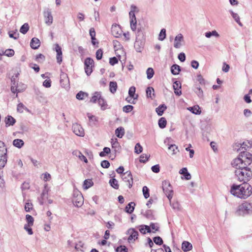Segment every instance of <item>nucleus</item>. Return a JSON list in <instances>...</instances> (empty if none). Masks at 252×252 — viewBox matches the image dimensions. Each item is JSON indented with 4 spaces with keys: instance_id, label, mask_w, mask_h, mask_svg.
<instances>
[{
    "instance_id": "1",
    "label": "nucleus",
    "mask_w": 252,
    "mask_h": 252,
    "mask_svg": "<svg viewBox=\"0 0 252 252\" xmlns=\"http://www.w3.org/2000/svg\"><path fill=\"white\" fill-rule=\"evenodd\" d=\"M252 162L251 154L242 155L241 157H238L233 160L232 166L235 168V178L240 182L247 183L252 177V171L248 166Z\"/></svg>"
},
{
    "instance_id": "2",
    "label": "nucleus",
    "mask_w": 252,
    "mask_h": 252,
    "mask_svg": "<svg viewBox=\"0 0 252 252\" xmlns=\"http://www.w3.org/2000/svg\"><path fill=\"white\" fill-rule=\"evenodd\" d=\"M230 192L235 197L245 199L252 194V187L247 183H243L239 185L233 184Z\"/></svg>"
},
{
    "instance_id": "3",
    "label": "nucleus",
    "mask_w": 252,
    "mask_h": 252,
    "mask_svg": "<svg viewBox=\"0 0 252 252\" xmlns=\"http://www.w3.org/2000/svg\"><path fill=\"white\" fill-rule=\"evenodd\" d=\"M252 213V203L245 202L240 205L236 212L238 216H245Z\"/></svg>"
},
{
    "instance_id": "4",
    "label": "nucleus",
    "mask_w": 252,
    "mask_h": 252,
    "mask_svg": "<svg viewBox=\"0 0 252 252\" xmlns=\"http://www.w3.org/2000/svg\"><path fill=\"white\" fill-rule=\"evenodd\" d=\"M72 202L74 205L77 207H80L83 204V196L82 193L78 190L74 191Z\"/></svg>"
},
{
    "instance_id": "5",
    "label": "nucleus",
    "mask_w": 252,
    "mask_h": 252,
    "mask_svg": "<svg viewBox=\"0 0 252 252\" xmlns=\"http://www.w3.org/2000/svg\"><path fill=\"white\" fill-rule=\"evenodd\" d=\"M162 187L163 192L165 193L169 201H170L173 197V189L169 182L168 181H163Z\"/></svg>"
},
{
    "instance_id": "6",
    "label": "nucleus",
    "mask_w": 252,
    "mask_h": 252,
    "mask_svg": "<svg viewBox=\"0 0 252 252\" xmlns=\"http://www.w3.org/2000/svg\"><path fill=\"white\" fill-rule=\"evenodd\" d=\"M43 16L45 23L48 26L51 25L53 23V17L52 15L51 10L49 8L44 9L43 11Z\"/></svg>"
},
{
    "instance_id": "7",
    "label": "nucleus",
    "mask_w": 252,
    "mask_h": 252,
    "mask_svg": "<svg viewBox=\"0 0 252 252\" xmlns=\"http://www.w3.org/2000/svg\"><path fill=\"white\" fill-rule=\"evenodd\" d=\"M123 180L126 183V185L129 188L132 187L133 185V178L131 173L130 171H127L121 175Z\"/></svg>"
},
{
    "instance_id": "8",
    "label": "nucleus",
    "mask_w": 252,
    "mask_h": 252,
    "mask_svg": "<svg viewBox=\"0 0 252 252\" xmlns=\"http://www.w3.org/2000/svg\"><path fill=\"white\" fill-rule=\"evenodd\" d=\"M252 146V141H246L244 142L242 144H241V146L239 149L237 150L238 151H240V153L238 157H241L242 155H246V154H250L249 152H246L248 149L251 148Z\"/></svg>"
},
{
    "instance_id": "9",
    "label": "nucleus",
    "mask_w": 252,
    "mask_h": 252,
    "mask_svg": "<svg viewBox=\"0 0 252 252\" xmlns=\"http://www.w3.org/2000/svg\"><path fill=\"white\" fill-rule=\"evenodd\" d=\"M94 61L90 58H87L85 60V70L87 75H90L92 72V65L94 63Z\"/></svg>"
},
{
    "instance_id": "10",
    "label": "nucleus",
    "mask_w": 252,
    "mask_h": 252,
    "mask_svg": "<svg viewBox=\"0 0 252 252\" xmlns=\"http://www.w3.org/2000/svg\"><path fill=\"white\" fill-rule=\"evenodd\" d=\"M72 130L73 132L77 136L83 137L85 135L83 128L78 124H73Z\"/></svg>"
},
{
    "instance_id": "11",
    "label": "nucleus",
    "mask_w": 252,
    "mask_h": 252,
    "mask_svg": "<svg viewBox=\"0 0 252 252\" xmlns=\"http://www.w3.org/2000/svg\"><path fill=\"white\" fill-rule=\"evenodd\" d=\"M127 233L129 235L128 238V241L129 243L134 241L138 238V232L134 228L128 229Z\"/></svg>"
},
{
    "instance_id": "12",
    "label": "nucleus",
    "mask_w": 252,
    "mask_h": 252,
    "mask_svg": "<svg viewBox=\"0 0 252 252\" xmlns=\"http://www.w3.org/2000/svg\"><path fill=\"white\" fill-rule=\"evenodd\" d=\"M181 87V83L180 81H175L174 82L173 88L176 95L180 96L182 94Z\"/></svg>"
},
{
    "instance_id": "13",
    "label": "nucleus",
    "mask_w": 252,
    "mask_h": 252,
    "mask_svg": "<svg viewBox=\"0 0 252 252\" xmlns=\"http://www.w3.org/2000/svg\"><path fill=\"white\" fill-rule=\"evenodd\" d=\"M184 40V37L182 34H178L175 38L174 47L175 48H180L182 44V42Z\"/></svg>"
},
{
    "instance_id": "14",
    "label": "nucleus",
    "mask_w": 252,
    "mask_h": 252,
    "mask_svg": "<svg viewBox=\"0 0 252 252\" xmlns=\"http://www.w3.org/2000/svg\"><path fill=\"white\" fill-rule=\"evenodd\" d=\"M144 45V42L143 40L138 39L137 37L134 43V48L137 52H141Z\"/></svg>"
},
{
    "instance_id": "15",
    "label": "nucleus",
    "mask_w": 252,
    "mask_h": 252,
    "mask_svg": "<svg viewBox=\"0 0 252 252\" xmlns=\"http://www.w3.org/2000/svg\"><path fill=\"white\" fill-rule=\"evenodd\" d=\"M49 190V188H48L47 185L45 184L44 185V189L41 194V198L39 199V203L40 205H43L44 204V198H48V193Z\"/></svg>"
},
{
    "instance_id": "16",
    "label": "nucleus",
    "mask_w": 252,
    "mask_h": 252,
    "mask_svg": "<svg viewBox=\"0 0 252 252\" xmlns=\"http://www.w3.org/2000/svg\"><path fill=\"white\" fill-rule=\"evenodd\" d=\"M7 153H0V169L3 168L7 162Z\"/></svg>"
},
{
    "instance_id": "17",
    "label": "nucleus",
    "mask_w": 252,
    "mask_h": 252,
    "mask_svg": "<svg viewBox=\"0 0 252 252\" xmlns=\"http://www.w3.org/2000/svg\"><path fill=\"white\" fill-rule=\"evenodd\" d=\"M30 45L32 48L37 49L40 45V41L37 38L33 37L31 40Z\"/></svg>"
},
{
    "instance_id": "18",
    "label": "nucleus",
    "mask_w": 252,
    "mask_h": 252,
    "mask_svg": "<svg viewBox=\"0 0 252 252\" xmlns=\"http://www.w3.org/2000/svg\"><path fill=\"white\" fill-rule=\"evenodd\" d=\"M192 248V244L188 242V241H184L183 243H182V249L183 250V251L185 252H189V251H190Z\"/></svg>"
},
{
    "instance_id": "19",
    "label": "nucleus",
    "mask_w": 252,
    "mask_h": 252,
    "mask_svg": "<svg viewBox=\"0 0 252 252\" xmlns=\"http://www.w3.org/2000/svg\"><path fill=\"white\" fill-rule=\"evenodd\" d=\"M16 122L15 119L11 116H8L5 119L6 126H13Z\"/></svg>"
},
{
    "instance_id": "20",
    "label": "nucleus",
    "mask_w": 252,
    "mask_h": 252,
    "mask_svg": "<svg viewBox=\"0 0 252 252\" xmlns=\"http://www.w3.org/2000/svg\"><path fill=\"white\" fill-rule=\"evenodd\" d=\"M111 32L115 37H119L121 34V31L120 28L117 26H112Z\"/></svg>"
},
{
    "instance_id": "21",
    "label": "nucleus",
    "mask_w": 252,
    "mask_h": 252,
    "mask_svg": "<svg viewBox=\"0 0 252 252\" xmlns=\"http://www.w3.org/2000/svg\"><path fill=\"white\" fill-rule=\"evenodd\" d=\"M179 173L184 176L185 178L187 180H190L191 179V175L188 172L187 168L184 167L179 171Z\"/></svg>"
},
{
    "instance_id": "22",
    "label": "nucleus",
    "mask_w": 252,
    "mask_h": 252,
    "mask_svg": "<svg viewBox=\"0 0 252 252\" xmlns=\"http://www.w3.org/2000/svg\"><path fill=\"white\" fill-rule=\"evenodd\" d=\"M167 107L165 104L160 105L158 107L156 108V111L158 115L161 116L163 115L164 111L166 109Z\"/></svg>"
},
{
    "instance_id": "23",
    "label": "nucleus",
    "mask_w": 252,
    "mask_h": 252,
    "mask_svg": "<svg viewBox=\"0 0 252 252\" xmlns=\"http://www.w3.org/2000/svg\"><path fill=\"white\" fill-rule=\"evenodd\" d=\"M135 204L133 202L129 203L125 208V211L126 212L129 214H131L134 209V206Z\"/></svg>"
},
{
    "instance_id": "24",
    "label": "nucleus",
    "mask_w": 252,
    "mask_h": 252,
    "mask_svg": "<svg viewBox=\"0 0 252 252\" xmlns=\"http://www.w3.org/2000/svg\"><path fill=\"white\" fill-rule=\"evenodd\" d=\"M139 230L140 232L142 234H146V232L150 233L151 232V230L150 229V226L146 225H141L139 227Z\"/></svg>"
},
{
    "instance_id": "25",
    "label": "nucleus",
    "mask_w": 252,
    "mask_h": 252,
    "mask_svg": "<svg viewBox=\"0 0 252 252\" xmlns=\"http://www.w3.org/2000/svg\"><path fill=\"white\" fill-rule=\"evenodd\" d=\"M168 150L172 155H174L179 152L178 147L175 144H171L168 147Z\"/></svg>"
},
{
    "instance_id": "26",
    "label": "nucleus",
    "mask_w": 252,
    "mask_h": 252,
    "mask_svg": "<svg viewBox=\"0 0 252 252\" xmlns=\"http://www.w3.org/2000/svg\"><path fill=\"white\" fill-rule=\"evenodd\" d=\"M180 70V66L176 64H173L171 67V71L173 75H178Z\"/></svg>"
},
{
    "instance_id": "27",
    "label": "nucleus",
    "mask_w": 252,
    "mask_h": 252,
    "mask_svg": "<svg viewBox=\"0 0 252 252\" xmlns=\"http://www.w3.org/2000/svg\"><path fill=\"white\" fill-rule=\"evenodd\" d=\"M135 88L133 86L131 87L128 90V94L130 97L133 98L134 99H137L138 98V94H135Z\"/></svg>"
},
{
    "instance_id": "28",
    "label": "nucleus",
    "mask_w": 252,
    "mask_h": 252,
    "mask_svg": "<svg viewBox=\"0 0 252 252\" xmlns=\"http://www.w3.org/2000/svg\"><path fill=\"white\" fill-rule=\"evenodd\" d=\"M101 96V95L100 92H95L91 99V102L96 103L97 101H98L99 99Z\"/></svg>"
},
{
    "instance_id": "29",
    "label": "nucleus",
    "mask_w": 252,
    "mask_h": 252,
    "mask_svg": "<svg viewBox=\"0 0 252 252\" xmlns=\"http://www.w3.org/2000/svg\"><path fill=\"white\" fill-rule=\"evenodd\" d=\"M115 134L119 138H122L125 134V129L123 127H119L115 130Z\"/></svg>"
},
{
    "instance_id": "30",
    "label": "nucleus",
    "mask_w": 252,
    "mask_h": 252,
    "mask_svg": "<svg viewBox=\"0 0 252 252\" xmlns=\"http://www.w3.org/2000/svg\"><path fill=\"white\" fill-rule=\"evenodd\" d=\"M13 144L14 146L20 148L24 145V142L22 139H16L13 140Z\"/></svg>"
},
{
    "instance_id": "31",
    "label": "nucleus",
    "mask_w": 252,
    "mask_h": 252,
    "mask_svg": "<svg viewBox=\"0 0 252 252\" xmlns=\"http://www.w3.org/2000/svg\"><path fill=\"white\" fill-rule=\"evenodd\" d=\"M109 184L110 186L115 189H119V184L118 181L115 179L114 178H112L111 179L109 180Z\"/></svg>"
},
{
    "instance_id": "32",
    "label": "nucleus",
    "mask_w": 252,
    "mask_h": 252,
    "mask_svg": "<svg viewBox=\"0 0 252 252\" xmlns=\"http://www.w3.org/2000/svg\"><path fill=\"white\" fill-rule=\"evenodd\" d=\"M188 109L194 114H200L201 113V110L198 105L190 107Z\"/></svg>"
},
{
    "instance_id": "33",
    "label": "nucleus",
    "mask_w": 252,
    "mask_h": 252,
    "mask_svg": "<svg viewBox=\"0 0 252 252\" xmlns=\"http://www.w3.org/2000/svg\"><path fill=\"white\" fill-rule=\"evenodd\" d=\"M109 89H110V91L114 94L115 93L116 91H117V84L116 83V82H114V81H111L110 82V84H109Z\"/></svg>"
},
{
    "instance_id": "34",
    "label": "nucleus",
    "mask_w": 252,
    "mask_h": 252,
    "mask_svg": "<svg viewBox=\"0 0 252 252\" xmlns=\"http://www.w3.org/2000/svg\"><path fill=\"white\" fill-rule=\"evenodd\" d=\"M93 182L92 180L87 179L85 180L83 184V188L85 189H87L89 188H91L93 185Z\"/></svg>"
},
{
    "instance_id": "35",
    "label": "nucleus",
    "mask_w": 252,
    "mask_h": 252,
    "mask_svg": "<svg viewBox=\"0 0 252 252\" xmlns=\"http://www.w3.org/2000/svg\"><path fill=\"white\" fill-rule=\"evenodd\" d=\"M98 103L99 105L100 106L101 109L102 110H104L107 108V105L106 104V102L105 101L104 99L102 98L101 96L99 99Z\"/></svg>"
},
{
    "instance_id": "36",
    "label": "nucleus",
    "mask_w": 252,
    "mask_h": 252,
    "mask_svg": "<svg viewBox=\"0 0 252 252\" xmlns=\"http://www.w3.org/2000/svg\"><path fill=\"white\" fill-rule=\"evenodd\" d=\"M29 26L28 23H25L23 25L20 29V32L23 34H26L29 30Z\"/></svg>"
},
{
    "instance_id": "37",
    "label": "nucleus",
    "mask_w": 252,
    "mask_h": 252,
    "mask_svg": "<svg viewBox=\"0 0 252 252\" xmlns=\"http://www.w3.org/2000/svg\"><path fill=\"white\" fill-rule=\"evenodd\" d=\"M194 92L196 94L198 97L201 98L203 96V91L199 86L197 85L194 89Z\"/></svg>"
},
{
    "instance_id": "38",
    "label": "nucleus",
    "mask_w": 252,
    "mask_h": 252,
    "mask_svg": "<svg viewBox=\"0 0 252 252\" xmlns=\"http://www.w3.org/2000/svg\"><path fill=\"white\" fill-rule=\"evenodd\" d=\"M166 123H167L166 120L163 117L160 118L159 119L158 122V124L159 127L161 128H164L166 126Z\"/></svg>"
},
{
    "instance_id": "39",
    "label": "nucleus",
    "mask_w": 252,
    "mask_h": 252,
    "mask_svg": "<svg viewBox=\"0 0 252 252\" xmlns=\"http://www.w3.org/2000/svg\"><path fill=\"white\" fill-rule=\"evenodd\" d=\"M26 220L27 222V225H30V226H32L33 225L34 219L32 216L27 215L26 216Z\"/></svg>"
},
{
    "instance_id": "40",
    "label": "nucleus",
    "mask_w": 252,
    "mask_h": 252,
    "mask_svg": "<svg viewBox=\"0 0 252 252\" xmlns=\"http://www.w3.org/2000/svg\"><path fill=\"white\" fill-rule=\"evenodd\" d=\"M166 38V30L162 29L158 35V40L163 41Z\"/></svg>"
},
{
    "instance_id": "41",
    "label": "nucleus",
    "mask_w": 252,
    "mask_h": 252,
    "mask_svg": "<svg viewBox=\"0 0 252 252\" xmlns=\"http://www.w3.org/2000/svg\"><path fill=\"white\" fill-rule=\"evenodd\" d=\"M130 25L132 31H135L136 29V19H130Z\"/></svg>"
},
{
    "instance_id": "42",
    "label": "nucleus",
    "mask_w": 252,
    "mask_h": 252,
    "mask_svg": "<svg viewBox=\"0 0 252 252\" xmlns=\"http://www.w3.org/2000/svg\"><path fill=\"white\" fill-rule=\"evenodd\" d=\"M147 77L148 79H151L154 74V71L152 68L149 67L146 71Z\"/></svg>"
},
{
    "instance_id": "43",
    "label": "nucleus",
    "mask_w": 252,
    "mask_h": 252,
    "mask_svg": "<svg viewBox=\"0 0 252 252\" xmlns=\"http://www.w3.org/2000/svg\"><path fill=\"white\" fill-rule=\"evenodd\" d=\"M112 147L115 149V151H119L120 149V146L117 141V139H116L115 141L111 142Z\"/></svg>"
},
{
    "instance_id": "44",
    "label": "nucleus",
    "mask_w": 252,
    "mask_h": 252,
    "mask_svg": "<svg viewBox=\"0 0 252 252\" xmlns=\"http://www.w3.org/2000/svg\"><path fill=\"white\" fill-rule=\"evenodd\" d=\"M87 96L88 94L86 93H84L82 91H80L76 96L77 99L79 100H83L84 99V96Z\"/></svg>"
},
{
    "instance_id": "45",
    "label": "nucleus",
    "mask_w": 252,
    "mask_h": 252,
    "mask_svg": "<svg viewBox=\"0 0 252 252\" xmlns=\"http://www.w3.org/2000/svg\"><path fill=\"white\" fill-rule=\"evenodd\" d=\"M142 191L143 195L145 198H148L150 196L149 189L146 186L143 187Z\"/></svg>"
},
{
    "instance_id": "46",
    "label": "nucleus",
    "mask_w": 252,
    "mask_h": 252,
    "mask_svg": "<svg viewBox=\"0 0 252 252\" xmlns=\"http://www.w3.org/2000/svg\"><path fill=\"white\" fill-rule=\"evenodd\" d=\"M7 153V150L4 142L0 140V153Z\"/></svg>"
},
{
    "instance_id": "47",
    "label": "nucleus",
    "mask_w": 252,
    "mask_h": 252,
    "mask_svg": "<svg viewBox=\"0 0 252 252\" xmlns=\"http://www.w3.org/2000/svg\"><path fill=\"white\" fill-rule=\"evenodd\" d=\"M231 15L233 18L234 19L235 21L241 26H242V23L240 22V18L238 14L234 13L233 12H231Z\"/></svg>"
},
{
    "instance_id": "48",
    "label": "nucleus",
    "mask_w": 252,
    "mask_h": 252,
    "mask_svg": "<svg viewBox=\"0 0 252 252\" xmlns=\"http://www.w3.org/2000/svg\"><path fill=\"white\" fill-rule=\"evenodd\" d=\"M143 148L141 145L138 143H137L134 147V152L136 154H140L142 152Z\"/></svg>"
},
{
    "instance_id": "49",
    "label": "nucleus",
    "mask_w": 252,
    "mask_h": 252,
    "mask_svg": "<svg viewBox=\"0 0 252 252\" xmlns=\"http://www.w3.org/2000/svg\"><path fill=\"white\" fill-rule=\"evenodd\" d=\"M24 109H27V108L22 103H20L18 104L17 108L18 112L23 113Z\"/></svg>"
},
{
    "instance_id": "50",
    "label": "nucleus",
    "mask_w": 252,
    "mask_h": 252,
    "mask_svg": "<svg viewBox=\"0 0 252 252\" xmlns=\"http://www.w3.org/2000/svg\"><path fill=\"white\" fill-rule=\"evenodd\" d=\"M150 156H148L147 155L142 154L140 157V162L142 163H145L147 161H148Z\"/></svg>"
},
{
    "instance_id": "51",
    "label": "nucleus",
    "mask_w": 252,
    "mask_h": 252,
    "mask_svg": "<svg viewBox=\"0 0 252 252\" xmlns=\"http://www.w3.org/2000/svg\"><path fill=\"white\" fill-rule=\"evenodd\" d=\"M154 90L153 87H149L146 89V95L147 97H150L153 99V96L151 95L152 92H154Z\"/></svg>"
},
{
    "instance_id": "52",
    "label": "nucleus",
    "mask_w": 252,
    "mask_h": 252,
    "mask_svg": "<svg viewBox=\"0 0 252 252\" xmlns=\"http://www.w3.org/2000/svg\"><path fill=\"white\" fill-rule=\"evenodd\" d=\"M133 109V106L130 105H126L123 108V110L126 113H128L131 111Z\"/></svg>"
},
{
    "instance_id": "53",
    "label": "nucleus",
    "mask_w": 252,
    "mask_h": 252,
    "mask_svg": "<svg viewBox=\"0 0 252 252\" xmlns=\"http://www.w3.org/2000/svg\"><path fill=\"white\" fill-rule=\"evenodd\" d=\"M154 243L157 245H160L163 243V241L161 238L159 236H157L153 239Z\"/></svg>"
},
{
    "instance_id": "54",
    "label": "nucleus",
    "mask_w": 252,
    "mask_h": 252,
    "mask_svg": "<svg viewBox=\"0 0 252 252\" xmlns=\"http://www.w3.org/2000/svg\"><path fill=\"white\" fill-rule=\"evenodd\" d=\"M45 59V56L42 54H39L36 56V60L39 63H42Z\"/></svg>"
},
{
    "instance_id": "55",
    "label": "nucleus",
    "mask_w": 252,
    "mask_h": 252,
    "mask_svg": "<svg viewBox=\"0 0 252 252\" xmlns=\"http://www.w3.org/2000/svg\"><path fill=\"white\" fill-rule=\"evenodd\" d=\"M116 252H127V249L125 246H120L116 249Z\"/></svg>"
},
{
    "instance_id": "56",
    "label": "nucleus",
    "mask_w": 252,
    "mask_h": 252,
    "mask_svg": "<svg viewBox=\"0 0 252 252\" xmlns=\"http://www.w3.org/2000/svg\"><path fill=\"white\" fill-rule=\"evenodd\" d=\"M4 54L7 57H12L14 55V51L13 49H7L5 51Z\"/></svg>"
},
{
    "instance_id": "57",
    "label": "nucleus",
    "mask_w": 252,
    "mask_h": 252,
    "mask_svg": "<svg viewBox=\"0 0 252 252\" xmlns=\"http://www.w3.org/2000/svg\"><path fill=\"white\" fill-rule=\"evenodd\" d=\"M149 226L150 229L152 228L153 230H155L153 232H155L158 230L159 226L158 223H151Z\"/></svg>"
},
{
    "instance_id": "58",
    "label": "nucleus",
    "mask_w": 252,
    "mask_h": 252,
    "mask_svg": "<svg viewBox=\"0 0 252 252\" xmlns=\"http://www.w3.org/2000/svg\"><path fill=\"white\" fill-rule=\"evenodd\" d=\"M32 226H30V225H27V224H25L24 225V228L25 230H26L28 234L29 235H32L33 234V231H32V228L31 227Z\"/></svg>"
},
{
    "instance_id": "59",
    "label": "nucleus",
    "mask_w": 252,
    "mask_h": 252,
    "mask_svg": "<svg viewBox=\"0 0 252 252\" xmlns=\"http://www.w3.org/2000/svg\"><path fill=\"white\" fill-rule=\"evenodd\" d=\"M8 34L10 37L13 38L14 39H17L19 37V33L17 31L13 33H12V32H8Z\"/></svg>"
},
{
    "instance_id": "60",
    "label": "nucleus",
    "mask_w": 252,
    "mask_h": 252,
    "mask_svg": "<svg viewBox=\"0 0 252 252\" xmlns=\"http://www.w3.org/2000/svg\"><path fill=\"white\" fill-rule=\"evenodd\" d=\"M103 55V51L101 49H99L97 50L96 52V58L97 60H99L102 58Z\"/></svg>"
},
{
    "instance_id": "61",
    "label": "nucleus",
    "mask_w": 252,
    "mask_h": 252,
    "mask_svg": "<svg viewBox=\"0 0 252 252\" xmlns=\"http://www.w3.org/2000/svg\"><path fill=\"white\" fill-rule=\"evenodd\" d=\"M55 50L57 52V55H62V48L58 44H55Z\"/></svg>"
},
{
    "instance_id": "62",
    "label": "nucleus",
    "mask_w": 252,
    "mask_h": 252,
    "mask_svg": "<svg viewBox=\"0 0 252 252\" xmlns=\"http://www.w3.org/2000/svg\"><path fill=\"white\" fill-rule=\"evenodd\" d=\"M101 166L104 168H107L110 166V163L108 160H104L101 162Z\"/></svg>"
},
{
    "instance_id": "63",
    "label": "nucleus",
    "mask_w": 252,
    "mask_h": 252,
    "mask_svg": "<svg viewBox=\"0 0 252 252\" xmlns=\"http://www.w3.org/2000/svg\"><path fill=\"white\" fill-rule=\"evenodd\" d=\"M118 60L116 57H114L113 58H110L109 63L111 65H114V64L118 63Z\"/></svg>"
},
{
    "instance_id": "64",
    "label": "nucleus",
    "mask_w": 252,
    "mask_h": 252,
    "mask_svg": "<svg viewBox=\"0 0 252 252\" xmlns=\"http://www.w3.org/2000/svg\"><path fill=\"white\" fill-rule=\"evenodd\" d=\"M159 166L158 164L154 165L152 167L151 169L154 173H158L159 172Z\"/></svg>"
}]
</instances>
